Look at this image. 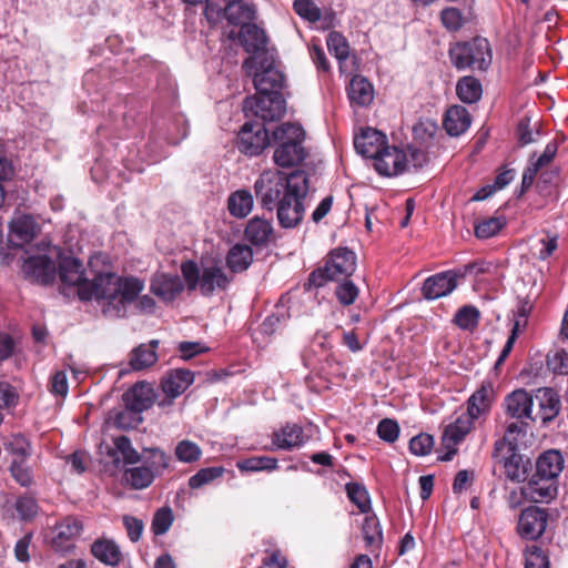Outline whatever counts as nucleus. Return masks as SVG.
Returning <instances> with one entry per match:
<instances>
[{
	"mask_svg": "<svg viewBox=\"0 0 568 568\" xmlns=\"http://www.w3.org/2000/svg\"><path fill=\"white\" fill-rule=\"evenodd\" d=\"M159 341L141 344L130 353L129 364L134 371H142L154 365L158 361L156 348Z\"/></svg>",
	"mask_w": 568,
	"mask_h": 568,
	"instance_id": "32",
	"label": "nucleus"
},
{
	"mask_svg": "<svg viewBox=\"0 0 568 568\" xmlns=\"http://www.w3.org/2000/svg\"><path fill=\"white\" fill-rule=\"evenodd\" d=\"M237 468L245 471L274 470L277 468V459L267 456H256L237 463Z\"/></svg>",
	"mask_w": 568,
	"mask_h": 568,
	"instance_id": "43",
	"label": "nucleus"
},
{
	"mask_svg": "<svg viewBox=\"0 0 568 568\" xmlns=\"http://www.w3.org/2000/svg\"><path fill=\"white\" fill-rule=\"evenodd\" d=\"M225 18L231 24H250L255 19V7L251 3L237 0H229L223 9Z\"/></svg>",
	"mask_w": 568,
	"mask_h": 568,
	"instance_id": "28",
	"label": "nucleus"
},
{
	"mask_svg": "<svg viewBox=\"0 0 568 568\" xmlns=\"http://www.w3.org/2000/svg\"><path fill=\"white\" fill-rule=\"evenodd\" d=\"M473 417L464 414L456 419L455 423L449 424L443 434V446L447 452L439 457L440 460H450L457 453L456 445H458L465 436L469 433L473 424Z\"/></svg>",
	"mask_w": 568,
	"mask_h": 568,
	"instance_id": "17",
	"label": "nucleus"
},
{
	"mask_svg": "<svg viewBox=\"0 0 568 568\" xmlns=\"http://www.w3.org/2000/svg\"><path fill=\"white\" fill-rule=\"evenodd\" d=\"M16 509L22 520H31L38 514L39 507L33 497L21 496L16 503Z\"/></svg>",
	"mask_w": 568,
	"mask_h": 568,
	"instance_id": "59",
	"label": "nucleus"
},
{
	"mask_svg": "<svg viewBox=\"0 0 568 568\" xmlns=\"http://www.w3.org/2000/svg\"><path fill=\"white\" fill-rule=\"evenodd\" d=\"M434 446L433 436L428 434H419L409 442V449L416 456H426L432 452Z\"/></svg>",
	"mask_w": 568,
	"mask_h": 568,
	"instance_id": "57",
	"label": "nucleus"
},
{
	"mask_svg": "<svg viewBox=\"0 0 568 568\" xmlns=\"http://www.w3.org/2000/svg\"><path fill=\"white\" fill-rule=\"evenodd\" d=\"M173 523V513L171 508L163 507L156 510L152 519V531L155 535L165 534Z\"/></svg>",
	"mask_w": 568,
	"mask_h": 568,
	"instance_id": "54",
	"label": "nucleus"
},
{
	"mask_svg": "<svg viewBox=\"0 0 568 568\" xmlns=\"http://www.w3.org/2000/svg\"><path fill=\"white\" fill-rule=\"evenodd\" d=\"M155 397V390L151 384L139 382L123 394L122 399L125 408L138 415L151 408Z\"/></svg>",
	"mask_w": 568,
	"mask_h": 568,
	"instance_id": "16",
	"label": "nucleus"
},
{
	"mask_svg": "<svg viewBox=\"0 0 568 568\" xmlns=\"http://www.w3.org/2000/svg\"><path fill=\"white\" fill-rule=\"evenodd\" d=\"M386 143V135L382 132L367 128L355 138L354 146L365 158L375 159Z\"/></svg>",
	"mask_w": 568,
	"mask_h": 568,
	"instance_id": "21",
	"label": "nucleus"
},
{
	"mask_svg": "<svg viewBox=\"0 0 568 568\" xmlns=\"http://www.w3.org/2000/svg\"><path fill=\"white\" fill-rule=\"evenodd\" d=\"M9 470L14 480L21 486L28 487L32 484V470L27 465V460L12 459Z\"/></svg>",
	"mask_w": 568,
	"mask_h": 568,
	"instance_id": "52",
	"label": "nucleus"
},
{
	"mask_svg": "<svg viewBox=\"0 0 568 568\" xmlns=\"http://www.w3.org/2000/svg\"><path fill=\"white\" fill-rule=\"evenodd\" d=\"M548 525V513L537 506H529L519 516L517 531L527 540L538 539Z\"/></svg>",
	"mask_w": 568,
	"mask_h": 568,
	"instance_id": "10",
	"label": "nucleus"
},
{
	"mask_svg": "<svg viewBox=\"0 0 568 568\" xmlns=\"http://www.w3.org/2000/svg\"><path fill=\"white\" fill-rule=\"evenodd\" d=\"M310 189L308 174L295 170L288 174L281 171H264L254 183V191L262 207L276 209L277 221L284 229L296 227L303 220V200Z\"/></svg>",
	"mask_w": 568,
	"mask_h": 568,
	"instance_id": "1",
	"label": "nucleus"
},
{
	"mask_svg": "<svg viewBox=\"0 0 568 568\" xmlns=\"http://www.w3.org/2000/svg\"><path fill=\"white\" fill-rule=\"evenodd\" d=\"M253 261V251L248 245L236 244L227 253L226 264L234 273L245 271Z\"/></svg>",
	"mask_w": 568,
	"mask_h": 568,
	"instance_id": "37",
	"label": "nucleus"
},
{
	"mask_svg": "<svg viewBox=\"0 0 568 568\" xmlns=\"http://www.w3.org/2000/svg\"><path fill=\"white\" fill-rule=\"evenodd\" d=\"M24 275L38 283L49 284L55 278V264L45 255L30 256L23 263Z\"/></svg>",
	"mask_w": 568,
	"mask_h": 568,
	"instance_id": "18",
	"label": "nucleus"
},
{
	"mask_svg": "<svg viewBox=\"0 0 568 568\" xmlns=\"http://www.w3.org/2000/svg\"><path fill=\"white\" fill-rule=\"evenodd\" d=\"M115 452L120 453L125 464H136L141 460V455L132 447L126 436H119L113 439Z\"/></svg>",
	"mask_w": 568,
	"mask_h": 568,
	"instance_id": "53",
	"label": "nucleus"
},
{
	"mask_svg": "<svg viewBox=\"0 0 568 568\" xmlns=\"http://www.w3.org/2000/svg\"><path fill=\"white\" fill-rule=\"evenodd\" d=\"M442 22L450 31H456L463 26V14L456 8H446L440 14Z\"/></svg>",
	"mask_w": 568,
	"mask_h": 568,
	"instance_id": "62",
	"label": "nucleus"
},
{
	"mask_svg": "<svg viewBox=\"0 0 568 568\" xmlns=\"http://www.w3.org/2000/svg\"><path fill=\"white\" fill-rule=\"evenodd\" d=\"M449 58L459 70H486L493 59L490 44L485 38H474L467 42H458L449 49Z\"/></svg>",
	"mask_w": 568,
	"mask_h": 568,
	"instance_id": "5",
	"label": "nucleus"
},
{
	"mask_svg": "<svg viewBox=\"0 0 568 568\" xmlns=\"http://www.w3.org/2000/svg\"><path fill=\"white\" fill-rule=\"evenodd\" d=\"M83 525L74 516H67L52 528L51 547L59 552H69L74 548V540L81 535Z\"/></svg>",
	"mask_w": 568,
	"mask_h": 568,
	"instance_id": "9",
	"label": "nucleus"
},
{
	"mask_svg": "<svg viewBox=\"0 0 568 568\" xmlns=\"http://www.w3.org/2000/svg\"><path fill=\"white\" fill-rule=\"evenodd\" d=\"M525 568H549L548 556L538 546H532L526 557Z\"/></svg>",
	"mask_w": 568,
	"mask_h": 568,
	"instance_id": "61",
	"label": "nucleus"
},
{
	"mask_svg": "<svg viewBox=\"0 0 568 568\" xmlns=\"http://www.w3.org/2000/svg\"><path fill=\"white\" fill-rule=\"evenodd\" d=\"M336 296L343 305H352L358 296V288L348 280L336 287Z\"/></svg>",
	"mask_w": 568,
	"mask_h": 568,
	"instance_id": "60",
	"label": "nucleus"
},
{
	"mask_svg": "<svg viewBox=\"0 0 568 568\" xmlns=\"http://www.w3.org/2000/svg\"><path fill=\"white\" fill-rule=\"evenodd\" d=\"M306 156L302 142L281 143L274 151V162L282 168H291L300 164Z\"/></svg>",
	"mask_w": 568,
	"mask_h": 568,
	"instance_id": "25",
	"label": "nucleus"
},
{
	"mask_svg": "<svg viewBox=\"0 0 568 568\" xmlns=\"http://www.w3.org/2000/svg\"><path fill=\"white\" fill-rule=\"evenodd\" d=\"M239 39L244 49L248 53H252V55L268 53L265 51L267 42L266 34L263 29H260L254 23L242 26Z\"/></svg>",
	"mask_w": 568,
	"mask_h": 568,
	"instance_id": "24",
	"label": "nucleus"
},
{
	"mask_svg": "<svg viewBox=\"0 0 568 568\" xmlns=\"http://www.w3.org/2000/svg\"><path fill=\"white\" fill-rule=\"evenodd\" d=\"M355 270L356 256L354 252L347 247H338L329 253L324 267H320L310 274L308 285L322 287L328 281L349 277Z\"/></svg>",
	"mask_w": 568,
	"mask_h": 568,
	"instance_id": "6",
	"label": "nucleus"
},
{
	"mask_svg": "<svg viewBox=\"0 0 568 568\" xmlns=\"http://www.w3.org/2000/svg\"><path fill=\"white\" fill-rule=\"evenodd\" d=\"M479 320V312L474 306H463L455 315L454 322L463 329H474Z\"/></svg>",
	"mask_w": 568,
	"mask_h": 568,
	"instance_id": "49",
	"label": "nucleus"
},
{
	"mask_svg": "<svg viewBox=\"0 0 568 568\" xmlns=\"http://www.w3.org/2000/svg\"><path fill=\"white\" fill-rule=\"evenodd\" d=\"M254 200L251 192L239 190L233 192L227 200L230 214L237 219L247 216L253 209Z\"/></svg>",
	"mask_w": 568,
	"mask_h": 568,
	"instance_id": "36",
	"label": "nucleus"
},
{
	"mask_svg": "<svg viewBox=\"0 0 568 568\" xmlns=\"http://www.w3.org/2000/svg\"><path fill=\"white\" fill-rule=\"evenodd\" d=\"M39 232V225L29 214H16L9 223L8 243L21 247L30 243Z\"/></svg>",
	"mask_w": 568,
	"mask_h": 568,
	"instance_id": "14",
	"label": "nucleus"
},
{
	"mask_svg": "<svg viewBox=\"0 0 568 568\" xmlns=\"http://www.w3.org/2000/svg\"><path fill=\"white\" fill-rule=\"evenodd\" d=\"M243 111L246 116H255L264 122L280 120L286 111L285 101L281 94H260L245 98Z\"/></svg>",
	"mask_w": 568,
	"mask_h": 568,
	"instance_id": "7",
	"label": "nucleus"
},
{
	"mask_svg": "<svg viewBox=\"0 0 568 568\" xmlns=\"http://www.w3.org/2000/svg\"><path fill=\"white\" fill-rule=\"evenodd\" d=\"M535 248L537 250V252L535 253L537 257L539 260H546L557 248V236H548L546 239L539 240Z\"/></svg>",
	"mask_w": 568,
	"mask_h": 568,
	"instance_id": "64",
	"label": "nucleus"
},
{
	"mask_svg": "<svg viewBox=\"0 0 568 568\" xmlns=\"http://www.w3.org/2000/svg\"><path fill=\"white\" fill-rule=\"evenodd\" d=\"M525 498L534 503H548L557 495L555 480H548L534 474L524 486Z\"/></svg>",
	"mask_w": 568,
	"mask_h": 568,
	"instance_id": "20",
	"label": "nucleus"
},
{
	"mask_svg": "<svg viewBox=\"0 0 568 568\" xmlns=\"http://www.w3.org/2000/svg\"><path fill=\"white\" fill-rule=\"evenodd\" d=\"M377 434L384 442L394 443L399 436V425L394 419L384 418L378 423Z\"/></svg>",
	"mask_w": 568,
	"mask_h": 568,
	"instance_id": "58",
	"label": "nucleus"
},
{
	"mask_svg": "<svg viewBox=\"0 0 568 568\" xmlns=\"http://www.w3.org/2000/svg\"><path fill=\"white\" fill-rule=\"evenodd\" d=\"M494 397L491 383L484 382L480 387L469 397L467 415L477 418L480 414L489 409Z\"/></svg>",
	"mask_w": 568,
	"mask_h": 568,
	"instance_id": "31",
	"label": "nucleus"
},
{
	"mask_svg": "<svg viewBox=\"0 0 568 568\" xmlns=\"http://www.w3.org/2000/svg\"><path fill=\"white\" fill-rule=\"evenodd\" d=\"M183 287L178 275L155 274L151 281V292L164 302L173 301L183 291Z\"/></svg>",
	"mask_w": 568,
	"mask_h": 568,
	"instance_id": "23",
	"label": "nucleus"
},
{
	"mask_svg": "<svg viewBox=\"0 0 568 568\" xmlns=\"http://www.w3.org/2000/svg\"><path fill=\"white\" fill-rule=\"evenodd\" d=\"M148 456L143 458V465L152 470L153 475L161 474L169 465L166 454L159 448H149L144 450Z\"/></svg>",
	"mask_w": 568,
	"mask_h": 568,
	"instance_id": "45",
	"label": "nucleus"
},
{
	"mask_svg": "<svg viewBox=\"0 0 568 568\" xmlns=\"http://www.w3.org/2000/svg\"><path fill=\"white\" fill-rule=\"evenodd\" d=\"M224 473L223 467H207L200 469L195 475L189 479V486L192 489H197L212 480L221 477Z\"/></svg>",
	"mask_w": 568,
	"mask_h": 568,
	"instance_id": "50",
	"label": "nucleus"
},
{
	"mask_svg": "<svg viewBox=\"0 0 568 568\" xmlns=\"http://www.w3.org/2000/svg\"><path fill=\"white\" fill-rule=\"evenodd\" d=\"M347 496L354 503L361 513H367L371 509V499L366 488L357 483L346 485Z\"/></svg>",
	"mask_w": 568,
	"mask_h": 568,
	"instance_id": "46",
	"label": "nucleus"
},
{
	"mask_svg": "<svg viewBox=\"0 0 568 568\" xmlns=\"http://www.w3.org/2000/svg\"><path fill=\"white\" fill-rule=\"evenodd\" d=\"M193 381L194 375L189 369H174L166 373L161 381V389L169 400H160L159 406L171 405L172 400L183 394Z\"/></svg>",
	"mask_w": 568,
	"mask_h": 568,
	"instance_id": "15",
	"label": "nucleus"
},
{
	"mask_svg": "<svg viewBox=\"0 0 568 568\" xmlns=\"http://www.w3.org/2000/svg\"><path fill=\"white\" fill-rule=\"evenodd\" d=\"M143 290L144 282L138 277L106 272L95 275L91 284L81 286L79 297L94 300L105 317L122 318Z\"/></svg>",
	"mask_w": 568,
	"mask_h": 568,
	"instance_id": "2",
	"label": "nucleus"
},
{
	"mask_svg": "<svg viewBox=\"0 0 568 568\" xmlns=\"http://www.w3.org/2000/svg\"><path fill=\"white\" fill-rule=\"evenodd\" d=\"M456 92L463 102L475 103L481 98V83L474 77H464L457 82Z\"/></svg>",
	"mask_w": 568,
	"mask_h": 568,
	"instance_id": "38",
	"label": "nucleus"
},
{
	"mask_svg": "<svg viewBox=\"0 0 568 568\" xmlns=\"http://www.w3.org/2000/svg\"><path fill=\"white\" fill-rule=\"evenodd\" d=\"M123 524L131 541L136 542L142 536L143 521L133 516L125 515Z\"/></svg>",
	"mask_w": 568,
	"mask_h": 568,
	"instance_id": "63",
	"label": "nucleus"
},
{
	"mask_svg": "<svg viewBox=\"0 0 568 568\" xmlns=\"http://www.w3.org/2000/svg\"><path fill=\"white\" fill-rule=\"evenodd\" d=\"M327 48L335 58L342 62L348 58L349 45L345 37L338 32H331L327 38Z\"/></svg>",
	"mask_w": 568,
	"mask_h": 568,
	"instance_id": "47",
	"label": "nucleus"
},
{
	"mask_svg": "<svg viewBox=\"0 0 568 568\" xmlns=\"http://www.w3.org/2000/svg\"><path fill=\"white\" fill-rule=\"evenodd\" d=\"M304 135L302 126L291 122L281 124L272 133L273 140L277 142L278 145L286 143V141L290 143L303 142Z\"/></svg>",
	"mask_w": 568,
	"mask_h": 568,
	"instance_id": "41",
	"label": "nucleus"
},
{
	"mask_svg": "<svg viewBox=\"0 0 568 568\" xmlns=\"http://www.w3.org/2000/svg\"><path fill=\"white\" fill-rule=\"evenodd\" d=\"M270 143L268 132L261 124L245 123L237 135L239 150L250 156L258 155Z\"/></svg>",
	"mask_w": 568,
	"mask_h": 568,
	"instance_id": "11",
	"label": "nucleus"
},
{
	"mask_svg": "<svg viewBox=\"0 0 568 568\" xmlns=\"http://www.w3.org/2000/svg\"><path fill=\"white\" fill-rule=\"evenodd\" d=\"M272 442L277 448L291 450L304 443L303 428L296 424H287L274 432Z\"/></svg>",
	"mask_w": 568,
	"mask_h": 568,
	"instance_id": "33",
	"label": "nucleus"
},
{
	"mask_svg": "<svg viewBox=\"0 0 568 568\" xmlns=\"http://www.w3.org/2000/svg\"><path fill=\"white\" fill-rule=\"evenodd\" d=\"M503 407L507 417L532 423L534 396L531 392L525 388L513 390L506 395Z\"/></svg>",
	"mask_w": 568,
	"mask_h": 568,
	"instance_id": "12",
	"label": "nucleus"
},
{
	"mask_svg": "<svg viewBox=\"0 0 568 568\" xmlns=\"http://www.w3.org/2000/svg\"><path fill=\"white\" fill-rule=\"evenodd\" d=\"M531 393L534 396L532 423L540 420L542 425H547L560 413V397L550 387H541Z\"/></svg>",
	"mask_w": 568,
	"mask_h": 568,
	"instance_id": "8",
	"label": "nucleus"
},
{
	"mask_svg": "<svg viewBox=\"0 0 568 568\" xmlns=\"http://www.w3.org/2000/svg\"><path fill=\"white\" fill-rule=\"evenodd\" d=\"M529 423H530L529 420H515V422L510 423L506 428L504 440H498L495 443V448H494V454H493L494 458H498L499 452L507 446L506 440L509 443L508 447H511V446L515 447L516 446L515 442L517 440V436L518 435L525 436L527 434Z\"/></svg>",
	"mask_w": 568,
	"mask_h": 568,
	"instance_id": "40",
	"label": "nucleus"
},
{
	"mask_svg": "<svg viewBox=\"0 0 568 568\" xmlns=\"http://www.w3.org/2000/svg\"><path fill=\"white\" fill-rule=\"evenodd\" d=\"M564 459L559 452L548 450L539 456L536 462V473L538 476L555 480L562 470Z\"/></svg>",
	"mask_w": 568,
	"mask_h": 568,
	"instance_id": "30",
	"label": "nucleus"
},
{
	"mask_svg": "<svg viewBox=\"0 0 568 568\" xmlns=\"http://www.w3.org/2000/svg\"><path fill=\"white\" fill-rule=\"evenodd\" d=\"M348 98L352 103L361 106L368 105L374 99L373 85L362 75L352 78L348 88Z\"/></svg>",
	"mask_w": 568,
	"mask_h": 568,
	"instance_id": "34",
	"label": "nucleus"
},
{
	"mask_svg": "<svg viewBox=\"0 0 568 568\" xmlns=\"http://www.w3.org/2000/svg\"><path fill=\"white\" fill-rule=\"evenodd\" d=\"M364 540L367 547H379L383 540V534L379 521L375 516H367L362 527Z\"/></svg>",
	"mask_w": 568,
	"mask_h": 568,
	"instance_id": "42",
	"label": "nucleus"
},
{
	"mask_svg": "<svg viewBox=\"0 0 568 568\" xmlns=\"http://www.w3.org/2000/svg\"><path fill=\"white\" fill-rule=\"evenodd\" d=\"M175 457L186 464H192L201 458L202 449L192 440L183 439L175 447Z\"/></svg>",
	"mask_w": 568,
	"mask_h": 568,
	"instance_id": "44",
	"label": "nucleus"
},
{
	"mask_svg": "<svg viewBox=\"0 0 568 568\" xmlns=\"http://www.w3.org/2000/svg\"><path fill=\"white\" fill-rule=\"evenodd\" d=\"M59 275L60 280L63 283L68 285H77L78 291L80 290L81 286L92 283L83 278L82 263L78 258L72 256L61 257L59 264Z\"/></svg>",
	"mask_w": 568,
	"mask_h": 568,
	"instance_id": "27",
	"label": "nucleus"
},
{
	"mask_svg": "<svg viewBox=\"0 0 568 568\" xmlns=\"http://www.w3.org/2000/svg\"><path fill=\"white\" fill-rule=\"evenodd\" d=\"M6 449L13 456L12 459L28 460L31 455V444L22 435H14L6 444Z\"/></svg>",
	"mask_w": 568,
	"mask_h": 568,
	"instance_id": "48",
	"label": "nucleus"
},
{
	"mask_svg": "<svg viewBox=\"0 0 568 568\" xmlns=\"http://www.w3.org/2000/svg\"><path fill=\"white\" fill-rule=\"evenodd\" d=\"M456 286L457 274L453 271H446L426 278L422 287V293L427 300H436L448 295Z\"/></svg>",
	"mask_w": 568,
	"mask_h": 568,
	"instance_id": "19",
	"label": "nucleus"
},
{
	"mask_svg": "<svg viewBox=\"0 0 568 568\" xmlns=\"http://www.w3.org/2000/svg\"><path fill=\"white\" fill-rule=\"evenodd\" d=\"M470 114L464 106L454 105L446 112L444 128L452 136L463 134L470 125Z\"/></svg>",
	"mask_w": 568,
	"mask_h": 568,
	"instance_id": "29",
	"label": "nucleus"
},
{
	"mask_svg": "<svg viewBox=\"0 0 568 568\" xmlns=\"http://www.w3.org/2000/svg\"><path fill=\"white\" fill-rule=\"evenodd\" d=\"M408 156L404 150L385 145L374 159L376 171L385 176H395L407 170Z\"/></svg>",
	"mask_w": 568,
	"mask_h": 568,
	"instance_id": "13",
	"label": "nucleus"
},
{
	"mask_svg": "<svg viewBox=\"0 0 568 568\" xmlns=\"http://www.w3.org/2000/svg\"><path fill=\"white\" fill-rule=\"evenodd\" d=\"M242 68L253 77L254 87L260 94H281L285 77L280 62L271 53L251 55L244 60Z\"/></svg>",
	"mask_w": 568,
	"mask_h": 568,
	"instance_id": "3",
	"label": "nucleus"
},
{
	"mask_svg": "<svg viewBox=\"0 0 568 568\" xmlns=\"http://www.w3.org/2000/svg\"><path fill=\"white\" fill-rule=\"evenodd\" d=\"M189 290L199 288L204 296L212 295L216 290L224 291L230 282L222 266L211 264L200 270L195 262L186 261L181 266Z\"/></svg>",
	"mask_w": 568,
	"mask_h": 568,
	"instance_id": "4",
	"label": "nucleus"
},
{
	"mask_svg": "<svg viewBox=\"0 0 568 568\" xmlns=\"http://www.w3.org/2000/svg\"><path fill=\"white\" fill-rule=\"evenodd\" d=\"M92 555L101 562L116 566L121 559L119 546L109 539H98L91 546Z\"/></svg>",
	"mask_w": 568,
	"mask_h": 568,
	"instance_id": "35",
	"label": "nucleus"
},
{
	"mask_svg": "<svg viewBox=\"0 0 568 568\" xmlns=\"http://www.w3.org/2000/svg\"><path fill=\"white\" fill-rule=\"evenodd\" d=\"M293 8L296 14L310 22H316L321 19V10L311 0H295Z\"/></svg>",
	"mask_w": 568,
	"mask_h": 568,
	"instance_id": "55",
	"label": "nucleus"
},
{
	"mask_svg": "<svg viewBox=\"0 0 568 568\" xmlns=\"http://www.w3.org/2000/svg\"><path fill=\"white\" fill-rule=\"evenodd\" d=\"M155 475L144 465L125 469L123 474L124 481L134 489L149 487L154 480Z\"/></svg>",
	"mask_w": 568,
	"mask_h": 568,
	"instance_id": "39",
	"label": "nucleus"
},
{
	"mask_svg": "<svg viewBox=\"0 0 568 568\" xmlns=\"http://www.w3.org/2000/svg\"><path fill=\"white\" fill-rule=\"evenodd\" d=\"M509 456L504 460V469L506 477L511 481H524L527 478L528 469L531 467L529 458H524L520 454L516 453V447H508Z\"/></svg>",
	"mask_w": 568,
	"mask_h": 568,
	"instance_id": "26",
	"label": "nucleus"
},
{
	"mask_svg": "<svg viewBox=\"0 0 568 568\" xmlns=\"http://www.w3.org/2000/svg\"><path fill=\"white\" fill-rule=\"evenodd\" d=\"M505 225L501 217H489L475 225V234L478 239L495 236Z\"/></svg>",
	"mask_w": 568,
	"mask_h": 568,
	"instance_id": "51",
	"label": "nucleus"
},
{
	"mask_svg": "<svg viewBox=\"0 0 568 568\" xmlns=\"http://www.w3.org/2000/svg\"><path fill=\"white\" fill-rule=\"evenodd\" d=\"M245 239L255 246H267L274 240V229L270 220L255 216L247 222Z\"/></svg>",
	"mask_w": 568,
	"mask_h": 568,
	"instance_id": "22",
	"label": "nucleus"
},
{
	"mask_svg": "<svg viewBox=\"0 0 568 568\" xmlns=\"http://www.w3.org/2000/svg\"><path fill=\"white\" fill-rule=\"evenodd\" d=\"M547 366L554 373L568 374V353L565 349L548 353Z\"/></svg>",
	"mask_w": 568,
	"mask_h": 568,
	"instance_id": "56",
	"label": "nucleus"
}]
</instances>
